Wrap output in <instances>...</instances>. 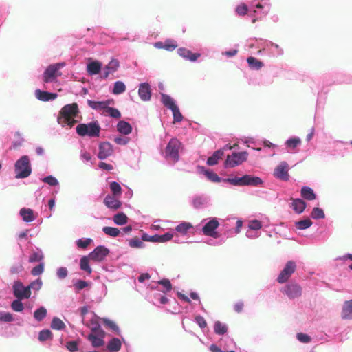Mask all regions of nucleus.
I'll return each instance as SVG.
<instances>
[{
	"instance_id": "obj_11",
	"label": "nucleus",
	"mask_w": 352,
	"mask_h": 352,
	"mask_svg": "<svg viewBox=\"0 0 352 352\" xmlns=\"http://www.w3.org/2000/svg\"><path fill=\"white\" fill-rule=\"evenodd\" d=\"M248 156V153L245 151L233 153L232 155L227 156L225 166L228 168L240 165L247 160Z\"/></svg>"
},
{
	"instance_id": "obj_43",
	"label": "nucleus",
	"mask_w": 352,
	"mask_h": 352,
	"mask_svg": "<svg viewBox=\"0 0 352 352\" xmlns=\"http://www.w3.org/2000/svg\"><path fill=\"white\" fill-rule=\"evenodd\" d=\"M113 222L118 226H123L127 223L128 217L124 212H118L113 216Z\"/></svg>"
},
{
	"instance_id": "obj_28",
	"label": "nucleus",
	"mask_w": 352,
	"mask_h": 352,
	"mask_svg": "<svg viewBox=\"0 0 352 352\" xmlns=\"http://www.w3.org/2000/svg\"><path fill=\"white\" fill-rule=\"evenodd\" d=\"M227 146H224L223 148L217 150L213 154L207 159V164L208 166H214L217 164L219 160L223 156L224 151Z\"/></svg>"
},
{
	"instance_id": "obj_30",
	"label": "nucleus",
	"mask_w": 352,
	"mask_h": 352,
	"mask_svg": "<svg viewBox=\"0 0 352 352\" xmlns=\"http://www.w3.org/2000/svg\"><path fill=\"white\" fill-rule=\"evenodd\" d=\"M116 197L114 195H107L104 199V204L110 209L117 210L120 208L122 204Z\"/></svg>"
},
{
	"instance_id": "obj_55",
	"label": "nucleus",
	"mask_w": 352,
	"mask_h": 352,
	"mask_svg": "<svg viewBox=\"0 0 352 352\" xmlns=\"http://www.w3.org/2000/svg\"><path fill=\"white\" fill-rule=\"evenodd\" d=\"M41 181L50 186H58V180L52 175H48L41 179Z\"/></svg>"
},
{
	"instance_id": "obj_56",
	"label": "nucleus",
	"mask_w": 352,
	"mask_h": 352,
	"mask_svg": "<svg viewBox=\"0 0 352 352\" xmlns=\"http://www.w3.org/2000/svg\"><path fill=\"white\" fill-rule=\"evenodd\" d=\"M110 189L114 197H118L122 192V188L119 183L117 182H112L110 183Z\"/></svg>"
},
{
	"instance_id": "obj_12",
	"label": "nucleus",
	"mask_w": 352,
	"mask_h": 352,
	"mask_svg": "<svg viewBox=\"0 0 352 352\" xmlns=\"http://www.w3.org/2000/svg\"><path fill=\"white\" fill-rule=\"evenodd\" d=\"M296 269V264L293 261H289L286 263L284 268L280 272L277 277V282L279 283H284L287 282L292 274Z\"/></svg>"
},
{
	"instance_id": "obj_58",
	"label": "nucleus",
	"mask_w": 352,
	"mask_h": 352,
	"mask_svg": "<svg viewBox=\"0 0 352 352\" xmlns=\"http://www.w3.org/2000/svg\"><path fill=\"white\" fill-rule=\"evenodd\" d=\"M104 113H107L109 116L113 118H120L121 117L120 112L116 108L107 106Z\"/></svg>"
},
{
	"instance_id": "obj_16",
	"label": "nucleus",
	"mask_w": 352,
	"mask_h": 352,
	"mask_svg": "<svg viewBox=\"0 0 352 352\" xmlns=\"http://www.w3.org/2000/svg\"><path fill=\"white\" fill-rule=\"evenodd\" d=\"M267 41V40L263 38H253L248 41L247 45L250 49H258L257 54L263 56Z\"/></svg>"
},
{
	"instance_id": "obj_1",
	"label": "nucleus",
	"mask_w": 352,
	"mask_h": 352,
	"mask_svg": "<svg viewBox=\"0 0 352 352\" xmlns=\"http://www.w3.org/2000/svg\"><path fill=\"white\" fill-rule=\"evenodd\" d=\"M202 173L210 181L215 183L223 181L234 186H250L253 187H259L263 184V181L260 177L251 175H245L240 177H234L222 179L217 173L212 170H205L204 167L202 168Z\"/></svg>"
},
{
	"instance_id": "obj_24",
	"label": "nucleus",
	"mask_w": 352,
	"mask_h": 352,
	"mask_svg": "<svg viewBox=\"0 0 352 352\" xmlns=\"http://www.w3.org/2000/svg\"><path fill=\"white\" fill-rule=\"evenodd\" d=\"M102 64L99 60H90L87 63V72L90 76L98 74L102 69Z\"/></svg>"
},
{
	"instance_id": "obj_25",
	"label": "nucleus",
	"mask_w": 352,
	"mask_h": 352,
	"mask_svg": "<svg viewBox=\"0 0 352 352\" xmlns=\"http://www.w3.org/2000/svg\"><path fill=\"white\" fill-rule=\"evenodd\" d=\"M301 139L297 136H294L287 140L285 142V145L287 149V152L292 153H296L294 150L301 144Z\"/></svg>"
},
{
	"instance_id": "obj_3",
	"label": "nucleus",
	"mask_w": 352,
	"mask_h": 352,
	"mask_svg": "<svg viewBox=\"0 0 352 352\" xmlns=\"http://www.w3.org/2000/svg\"><path fill=\"white\" fill-rule=\"evenodd\" d=\"M270 0H252L250 2V15L252 23L265 17L270 12Z\"/></svg>"
},
{
	"instance_id": "obj_38",
	"label": "nucleus",
	"mask_w": 352,
	"mask_h": 352,
	"mask_svg": "<svg viewBox=\"0 0 352 352\" xmlns=\"http://www.w3.org/2000/svg\"><path fill=\"white\" fill-rule=\"evenodd\" d=\"M247 62L249 65V67L252 69L259 70L263 67V63L258 60L257 58L253 56H249L247 58Z\"/></svg>"
},
{
	"instance_id": "obj_5",
	"label": "nucleus",
	"mask_w": 352,
	"mask_h": 352,
	"mask_svg": "<svg viewBox=\"0 0 352 352\" xmlns=\"http://www.w3.org/2000/svg\"><path fill=\"white\" fill-rule=\"evenodd\" d=\"M15 177L16 179H24L32 174V166L29 157L23 155L18 159L14 166Z\"/></svg>"
},
{
	"instance_id": "obj_2",
	"label": "nucleus",
	"mask_w": 352,
	"mask_h": 352,
	"mask_svg": "<svg viewBox=\"0 0 352 352\" xmlns=\"http://www.w3.org/2000/svg\"><path fill=\"white\" fill-rule=\"evenodd\" d=\"M79 113L78 106L76 103L65 105L57 118V121L63 127L69 126L72 128L76 122L75 118Z\"/></svg>"
},
{
	"instance_id": "obj_31",
	"label": "nucleus",
	"mask_w": 352,
	"mask_h": 352,
	"mask_svg": "<svg viewBox=\"0 0 352 352\" xmlns=\"http://www.w3.org/2000/svg\"><path fill=\"white\" fill-rule=\"evenodd\" d=\"M161 102L164 107L171 111L177 107L175 100L170 96L164 93L161 94Z\"/></svg>"
},
{
	"instance_id": "obj_49",
	"label": "nucleus",
	"mask_w": 352,
	"mask_h": 352,
	"mask_svg": "<svg viewBox=\"0 0 352 352\" xmlns=\"http://www.w3.org/2000/svg\"><path fill=\"white\" fill-rule=\"evenodd\" d=\"M51 327L55 330H63L65 328V324L58 317H54L51 322Z\"/></svg>"
},
{
	"instance_id": "obj_46",
	"label": "nucleus",
	"mask_w": 352,
	"mask_h": 352,
	"mask_svg": "<svg viewBox=\"0 0 352 352\" xmlns=\"http://www.w3.org/2000/svg\"><path fill=\"white\" fill-rule=\"evenodd\" d=\"M294 224L297 229L302 230L311 227L312 225V221L309 219L307 218L298 221H296Z\"/></svg>"
},
{
	"instance_id": "obj_27",
	"label": "nucleus",
	"mask_w": 352,
	"mask_h": 352,
	"mask_svg": "<svg viewBox=\"0 0 352 352\" xmlns=\"http://www.w3.org/2000/svg\"><path fill=\"white\" fill-rule=\"evenodd\" d=\"M341 318L343 320H352V299L344 302L341 311Z\"/></svg>"
},
{
	"instance_id": "obj_51",
	"label": "nucleus",
	"mask_w": 352,
	"mask_h": 352,
	"mask_svg": "<svg viewBox=\"0 0 352 352\" xmlns=\"http://www.w3.org/2000/svg\"><path fill=\"white\" fill-rule=\"evenodd\" d=\"M89 256L82 257L80 261V267L82 270L90 274L91 268L89 266Z\"/></svg>"
},
{
	"instance_id": "obj_64",
	"label": "nucleus",
	"mask_w": 352,
	"mask_h": 352,
	"mask_svg": "<svg viewBox=\"0 0 352 352\" xmlns=\"http://www.w3.org/2000/svg\"><path fill=\"white\" fill-rule=\"evenodd\" d=\"M177 47L176 41L167 39L164 41V50L167 51H173Z\"/></svg>"
},
{
	"instance_id": "obj_29",
	"label": "nucleus",
	"mask_w": 352,
	"mask_h": 352,
	"mask_svg": "<svg viewBox=\"0 0 352 352\" xmlns=\"http://www.w3.org/2000/svg\"><path fill=\"white\" fill-rule=\"evenodd\" d=\"M19 215L25 223H31L36 219L34 211L30 208H21L19 211Z\"/></svg>"
},
{
	"instance_id": "obj_33",
	"label": "nucleus",
	"mask_w": 352,
	"mask_h": 352,
	"mask_svg": "<svg viewBox=\"0 0 352 352\" xmlns=\"http://www.w3.org/2000/svg\"><path fill=\"white\" fill-rule=\"evenodd\" d=\"M291 207L297 214H301L306 208V203L301 199H294L292 202Z\"/></svg>"
},
{
	"instance_id": "obj_15",
	"label": "nucleus",
	"mask_w": 352,
	"mask_h": 352,
	"mask_svg": "<svg viewBox=\"0 0 352 352\" xmlns=\"http://www.w3.org/2000/svg\"><path fill=\"white\" fill-rule=\"evenodd\" d=\"M274 176L282 181H288L289 179L288 164L285 161L281 162L275 168L274 171Z\"/></svg>"
},
{
	"instance_id": "obj_4",
	"label": "nucleus",
	"mask_w": 352,
	"mask_h": 352,
	"mask_svg": "<svg viewBox=\"0 0 352 352\" xmlns=\"http://www.w3.org/2000/svg\"><path fill=\"white\" fill-rule=\"evenodd\" d=\"M182 149V143L177 138H173L170 140L162 154L166 160L176 163L179 160V153Z\"/></svg>"
},
{
	"instance_id": "obj_21",
	"label": "nucleus",
	"mask_w": 352,
	"mask_h": 352,
	"mask_svg": "<svg viewBox=\"0 0 352 352\" xmlns=\"http://www.w3.org/2000/svg\"><path fill=\"white\" fill-rule=\"evenodd\" d=\"M138 95L142 101H148L151 98V88L148 83L142 82L139 85Z\"/></svg>"
},
{
	"instance_id": "obj_35",
	"label": "nucleus",
	"mask_w": 352,
	"mask_h": 352,
	"mask_svg": "<svg viewBox=\"0 0 352 352\" xmlns=\"http://www.w3.org/2000/svg\"><path fill=\"white\" fill-rule=\"evenodd\" d=\"M122 346V342L118 338H111L107 344V349L110 352H118Z\"/></svg>"
},
{
	"instance_id": "obj_34",
	"label": "nucleus",
	"mask_w": 352,
	"mask_h": 352,
	"mask_svg": "<svg viewBox=\"0 0 352 352\" xmlns=\"http://www.w3.org/2000/svg\"><path fill=\"white\" fill-rule=\"evenodd\" d=\"M300 194L303 199L308 201H312L316 198V195L314 190L309 186H303L300 190Z\"/></svg>"
},
{
	"instance_id": "obj_62",
	"label": "nucleus",
	"mask_w": 352,
	"mask_h": 352,
	"mask_svg": "<svg viewBox=\"0 0 352 352\" xmlns=\"http://www.w3.org/2000/svg\"><path fill=\"white\" fill-rule=\"evenodd\" d=\"M44 272V263L41 262L38 265L34 267L31 270V274L33 276H39Z\"/></svg>"
},
{
	"instance_id": "obj_40",
	"label": "nucleus",
	"mask_w": 352,
	"mask_h": 352,
	"mask_svg": "<svg viewBox=\"0 0 352 352\" xmlns=\"http://www.w3.org/2000/svg\"><path fill=\"white\" fill-rule=\"evenodd\" d=\"M25 140L23 138L22 134L19 131H16L14 134V140L12 144V148L13 149H17L21 147Z\"/></svg>"
},
{
	"instance_id": "obj_37",
	"label": "nucleus",
	"mask_w": 352,
	"mask_h": 352,
	"mask_svg": "<svg viewBox=\"0 0 352 352\" xmlns=\"http://www.w3.org/2000/svg\"><path fill=\"white\" fill-rule=\"evenodd\" d=\"M102 322L107 328L111 329L115 333H116L118 336H121L120 329L114 321L111 320L110 319L108 318H102Z\"/></svg>"
},
{
	"instance_id": "obj_48",
	"label": "nucleus",
	"mask_w": 352,
	"mask_h": 352,
	"mask_svg": "<svg viewBox=\"0 0 352 352\" xmlns=\"http://www.w3.org/2000/svg\"><path fill=\"white\" fill-rule=\"evenodd\" d=\"M310 216L314 219H322L325 217L323 210L318 207H314L312 209Z\"/></svg>"
},
{
	"instance_id": "obj_17",
	"label": "nucleus",
	"mask_w": 352,
	"mask_h": 352,
	"mask_svg": "<svg viewBox=\"0 0 352 352\" xmlns=\"http://www.w3.org/2000/svg\"><path fill=\"white\" fill-rule=\"evenodd\" d=\"M98 157L102 160H105L113 153V146L108 142H103L99 144Z\"/></svg>"
},
{
	"instance_id": "obj_53",
	"label": "nucleus",
	"mask_w": 352,
	"mask_h": 352,
	"mask_svg": "<svg viewBox=\"0 0 352 352\" xmlns=\"http://www.w3.org/2000/svg\"><path fill=\"white\" fill-rule=\"evenodd\" d=\"M52 338V333L49 329H43L38 333V340L41 342H45Z\"/></svg>"
},
{
	"instance_id": "obj_9",
	"label": "nucleus",
	"mask_w": 352,
	"mask_h": 352,
	"mask_svg": "<svg viewBox=\"0 0 352 352\" xmlns=\"http://www.w3.org/2000/svg\"><path fill=\"white\" fill-rule=\"evenodd\" d=\"M280 292L290 300H294L301 296L302 289L299 284L292 282L283 287Z\"/></svg>"
},
{
	"instance_id": "obj_8",
	"label": "nucleus",
	"mask_w": 352,
	"mask_h": 352,
	"mask_svg": "<svg viewBox=\"0 0 352 352\" xmlns=\"http://www.w3.org/2000/svg\"><path fill=\"white\" fill-rule=\"evenodd\" d=\"M65 66L64 63H58L49 65L45 70L43 75L44 82L48 83L54 82L57 77L60 76V69Z\"/></svg>"
},
{
	"instance_id": "obj_23",
	"label": "nucleus",
	"mask_w": 352,
	"mask_h": 352,
	"mask_svg": "<svg viewBox=\"0 0 352 352\" xmlns=\"http://www.w3.org/2000/svg\"><path fill=\"white\" fill-rule=\"evenodd\" d=\"M177 54L184 59L195 62L201 56L199 53H192L190 50L185 47H179L177 49Z\"/></svg>"
},
{
	"instance_id": "obj_63",
	"label": "nucleus",
	"mask_w": 352,
	"mask_h": 352,
	"mask_svg": "<svg viewBox=\"0 0 352 352\" xmlns=\"http://www.w3.org/2000/svg\"><path fill=\"white\" fill-rule=\"evenodd\" d=\"M43 285V282L40 278H38L36 280L32 281L28 286L30 287V291L31 289H34L35 291H38L41 289Z\"/></svg>"
},
{
	"instance_id": "obj_39",
	"label": "nucleus",
	"mask_w": 352,
	"mask_h": 352,
	"mask_svg": "<svg viewBox=\"0 0 352 352\" xmlns=\"http://www.w3.org/2000/svg\"><path fill=\"white\" fill-rule=\"evenodd\" d=\"M221 342V345L224 351H229V349L234 350V349L236 347V343L230 337H226L224 339H222Z\"/></svg>"
},
{
	"instance_id": "obj_10",
	"label": "nucleus",
	"mask_w": 352,
	"mask_h": 352,
	"mask_svg": "<svg viewBox=\"0 0 352 352\" xmlns=\"http://www.w3.org/2000/svg\"><path fill=\"white\" fill-rule=\"evenodd\" d=\"M13 295L19 299H28L31 296V291L28 286H25L20 280H16L12 285Z\"/></svg>"
},
{
	"instance_id": "obj_22",
	"label": "nucleus",
	"mask_w": 352,
	"mask_h": 352,
	"mask_svg": "<svg viewBox=\"0 0 352 352\" xmlns=\"http://www.w3.org/2000/svg\"><path fill=\"white\" fill-rule=\"evenodd\" d=\"M112 100H107L104 101H95L91 100H87L88 106L96 111H102L103 113L106 110L107 106L111 104Z\"/></svg>"
},
{
	"instance_id": "obj_57",
	"label": "nucleus",
	"mask_w": 352,
	"mask_h": 352,
	"mask_svg": "<svg viewBox=\"0 0 352 352\" xmlns=\"http://www.w3.org/2000/svg\"><path fill=\"white\" fill-rule=\"evenodd\" d=\"M14 320L13 315L11 313L0 311V322H11Z\"/></svg>"
},
{
	"instance_id": "obj_7",
	"label": "nucleus",
	"mask_w": 352,
	"mask_h": 352,
	"mask_svg": "<svg viewBox=\"0 0 352 352\" xmlns=\"http://www.w3.org/2000/svg\"><path fill=\"white\" fill-rule=\"evenodd\" d=\"M204 225L202 227L201 231L206 236L217 239L219 236V233L216 231L217 228L219 226L217 218H207L204 219L201 221Z\"/></svg>"
},
{
	"instance_id": "obj_44",
	"label": "nucleus",
	"mask_w": 352,
	"mask_h": 352,
	"mask_svg": "<svg viewBox=\"0 0 352 352\" xmlns=\"http://www.w3.org/2000/svg\"><path fill=\"white\" fill-rule=\"evenodd\" d=\"M126 90V85L122 81H116L114 82L112 93L115 95H119L124 93Z\"/></svg>"
},
{
	"instance_id": "obj_13",
	"label": "nucleus",
	"mask_w": 352,
	"mask_h": 352,
	"mask_svg": "<svg viewBox=\"0 0 352 352\" xmlns=\"http://www.w3.org/2000/svg\"><path fill=\"white\" fill-rule=\"evenodd\" d=\"M191 204L196 209H203L211 205V199L207 195H196L192 197Z\"/></svg>"
},
{
	"instance_id": "obj_42",
	"label": "nucleus",
	"mask_w": 352,
	"mask_h": 352,
	"mask_svg": "<svg viewBox=\"0 0 352 352\" xmlns=\"http://www.w3.org/2000/svg\"><path fill=\"white\" fill-rule=\"evenodd\" d=\"M47 316V309L45 307L41 306L36 309L34 312V318L38 321H42Z\"/></svg>"
},
{
	"instance_id": "obj_54",
	"label": "nucleus",
	"mask_w": 352,
	"mask_h": 352,
	"mask_svg": "<svg viewBox=\"0 0 352 352\" xmlns=\"http://www.w3.org/2000/svg\"><path fill=\"white\" fill-rule=\"evenodd\" d=\"M129 245L131 248H144L145 246L142 240L137 237L130 239Z\"/></svg>"
},
{
	"instance_id": "obj_47",
	"label": "nucleus",
	"mask_w": 352,
	"mask_h": 352,
	"mask_svg": "<svg viewBox=\"0 0 352 352\" xmlns=\"http://www.w3.org/2000/svg\"><path fill=\"white\" fill-rule=\"evenodd\" d=\"M235 12L238 16H245L250 14V5L245 3H241L235 8Z\"/></svg>"
},
{
	"instance_id": "obj_36",
	"label": "nucleus",
	"mask_w": 352,
	"mask_h": 352,
	"mask_svg": "<svg viewBox=\"0 0 352 352\" xmlns=\"http://www.w3.org/2000/svg\"><path fill=\"white\" fill-rule=\"evenodd\" d=\"M44 258V255L43 251L36 248L34 251L29 256V262L30 263H36V262H42Z\"/></svg>"
},
{
	"instance_id": "obj_20",
	"label": "nucleus",
	"mask_w": 352,
	"mask_h": 352,
	"mask_svg": "<svg viewBox=\"0 0 352 352\" xmlns=\"http://www.w3.org/2000/svg\"><path fill=\"white\" fill-rule=\"evenodd\" d=\"M105 333L104 331H101L99 333H90L87 336L88 340L91 343L94 347H100L104 344V338Z\"/></svg>"
},
{
	"instance_id": "obj_50",
	"label": "nucleus",
	"mask_w": 352,
	"mask_h": 352,
	"mask_svg": "<svg viewBox=\"0 0 352 352\" xmlns=\"http://www.w3.org/2000/svg\"><path fill=\"white\" fill-rule=\"evenodd\" d=\"M102 231L105 234L112 237H116L120 233V230L118 228L109 226L103 227Z\"/></svg>"
},
{
	"instance_id": "obj_14",
	"label": "nucleus",
	"mask_w": 352,
	"mask_h": 352,
	"mask_svg": "<svg viewBox=\"0 0 352 352\" xmlns=\"http://www.w3.org/2000/svg\"><path fill=\"white\" fill-rule=\"evenodd\" d=\"M109 252L110 251L104 245H99L89 254V258L91 261L100 262L104 260Z\"/></svg>"
},
{
	"instance_id": "obj_59",
	"label": "nucleus",
	"mask_w": 352,
	"mask_h": 352,
	"mask_svg": "<svg viewBox=\"0 0 352 352\" xmlns=\"http://www.w3.org/2000/svg\"><path fill=\"white\" fill-rule=\"evenodd\" d=\"M92 239L90 238H82L79 239L76 241V244L79 248L85 249L92 242Z\"/></svg>"
},
{
	"instance_id": "obj_61",
	"label": "nucleus",
	"mask_w": 352,
	"mask_h": 352,
	"mask_svg": "<svg viewBox=\"0 0 352 352\" xmlns=\"http://www.w3.org/2000/svg\"><path fill=\"white\" fill-rule=\"evenodd\" d=\"M262 228L261 222L258 220H252L248 223L249 230H254L256 232H260Z\"/></svg>"
},
{
	"instance_id": "obj_32",
	"label": "nucleus",
	"mask_w": 352,
	"mask_h": 352,
	"mask_svg": "<svg viewBox=\"0 0 352 352\" xmlns=\"http://www.w3.org/2000/svg\"><path fill=\"white\" fill-rule=\"evenodd\" d=\"M117 131L124 135H127L132 132V126L126 121L120 120L117 124Z\"/></svg>"
},
{
	"instance_id": "obj_41",
	"label": "nucleus",
	"mask_w": 352,
	"mask_h": 352,
	"mask_svg": "<svg viewBox=\"0 0 352 352\" xmlns=\"http://www.w3.org/2000/svg\"><path fill=\"white\" fill-rule=\"evenodd\" d=\"M214 331L217 335H224L228 331V326L220 321H216L214 324Z\"/></svg>"
},
{
	"instance_id": "obj_45",
	"label": "nucleus",
	"mask_w": 352,
	"mask_h": 352,
	"mask_svg": "<svg viewBox=\"0 0 352 352\" xmlns=\"http://www.w3.org/2000/svg\"><path fill=\"white\" fill-rule=\"evenodd\" d=\"M192 228V226L190 223L182 222L176 226L175 231L182 234H186L188 230Z\"/></svg>"
},
{
	"instance_id": "obj_60",
	"label": "nucleus",
	"mask_w": 352,
	"mask_h": 352,
	"mask_svg": "<svg viewBox=\"0 0 352 352\" xmlns=\"http://www.w3.org/2000/svg\"><path fill=\"white\" fill-rule=\"evenodd\" d=\"M88 286V283L83 280H77L74 283V287L76 292H79Z\"/></svg>"
},
{
	"instance_id": "obj_52",
	"label": "nucleus",
	"mask_w": 352,
	"mask_h": 352,
	"mask_svg": "<svg viewBox=\"0 0 352 352\" xmlns=\"http://www.w3.org/2000/svg\"><path fill=\"white\" fill-rule=\"evenodd\" d=\"M23 299L16 298L11 303V308L16 312H21L24 309V305L22 302Z\"/></svg>"
},
{
	"instance_id": "obj_6",
	"label": "nucleus",
	"mask_w": 352,
	"mask_h": 352,
	"mask_svg": "<svg viewBox=\"0 0 352 352\" xmlns=\"http://www.w3.org/2000/svg\"><path fill=\"white\" fill-rule=\"evenodd\" d=\"M100 129L97 121L79 124L76 127V133L81 137L98 138L100 135Z\"/></svg>"
},
{
	"instance_id": "obj_18",
	"label": "nucleus",
	"mask_w": 352,
	"mask_h": 352,
	"mask_svg": "<svg viewBox=\"0 0 352 352\" xmlns=\"http://www.w3.org/2000/svg\"><path fill=\"white\" fill-rule=\"evenodd\" d=\"M283 54V50L277 44L267 41L264 55L276 57Z\"/></svg>"
},
{
	"instance_id": "obj_26",
	"label": "nucleus",
	"mask_w": 352,
	"mask_h": 352,
	"mask_svg": "<svg viewBox=\"0 0 352 352\" xmlns=\"http://www.w3.org/2000/svg\"><path fill=\"white\" fill-rule=\"evenodd\" d=\"M35 96L41 101H52L57 98V94L36 89L35 91Z\"/></svg>"
},
{
	"instance_id": "obj_19",
	"label": "nucleus",
	"mask_w": 352,
	"mask_h": 352,
	"mask_svg": "<svg viewBox=\"0 0 352 352\" xmlns=\"http://www.w3.org/2000/svg\"><path fill=\"white\" fill-rule=\"evenodd\" d=\"M120 66L119 61L117 59L113 58L103 69V73L101 74L100 78L106 79L109 77V74L116 72Z\"/></svg>"
}]
</instances>
